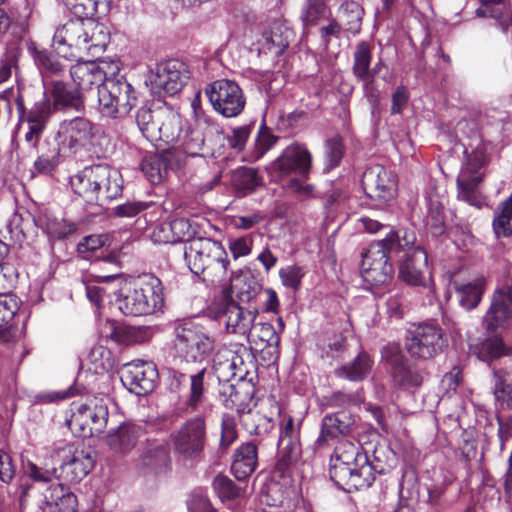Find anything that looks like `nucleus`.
Returning a JSON list of instances; mask_svg holds the SVG:
<instances>
[{
    "instance_id": "nucleus-1",
    "label": "nucleus",
    "mask_w": 512,
    "mask_h": 512,
    "mask_svg": "<svg viewBox=\"0 0 512 512\" xmlns=\"http://www.w3.org/2000/svg\"><path fill=\"white\" fill-rule=\"evenodd\" d=\"M375 472L376 468L359 446L350 441H342L335 447L330 459L329 474L339 489L351 493L368 488L375 480Z\"/></svg>"
},
{
    "instance_id": "nucleus-2",
    "label": "nucleus",
    "mask_w": 512,
    "mask_h": 512,
    "mask_svg": "<svg viewBox=\"0 0 512 512\" xmlns=\"http://www.w3.org/2000/svg\"><path fill=\"white\" fill-rule=\"evenodd\" d=\"M109 41L106 26L93 18L76 17L58 27L52 42L57 53L65 58L74 56L69 49L97 53L103 51Z\"/></svg>"
},
{
    "instance_id": "nucleus-3",
    "label": "nucleus",
    "mask_w": 512,
    "mask_h": 512,
    "mask_svg": "<svg viewBox=\"0 0 512 512\" xmlns=\"http://www.w3.org/2000/svg\"><path fill=\"white\" fill-rule=\"evenodd\" d=\"M416 241L413 231H404L400 237L395 231L389 230L385 238L372 242L362 252L360 273L365 282L371 285H384L393 276V265L389 255L397 252V247L409 246Z\"/></svg>"
},
{
    "instance_id": "nucleus-4",
    "label": "nucleus",
    "mask_w": 512,
    "mask_h": 512,
    "mask_svg": "<svg viewBox=\"0 0 512 512\" xmlns=\"http://www.w3.org/2000/svg\"><path fill=\"white\" fill-rule=\"evenodd\" d=\"M183 257L195 276L205 282H222L228 274V255L223 245L208 238H195L182 246Z\"/></svg>"
},
{
    "instance_id": "nucleus-5",
    "label": "nucleus",
    "mask_w": 512,
    "mask_h": 512,
    "mask_svg": "<svg viewBox=\"0 0 512 512\" xmlns=\"http://www.w3.org/2000/svg\"><path fill=\"white\" fill-rule=\"evenodd\" d=\"M312 156L308 149L299 143L287 146L267 167L268 173L276 181L287 179L286 188L300 197L313 195L314 187L304 182L311 170Z\"/></svg>"
},
{
    "instance_id": "nucleus-6",
    "label": "nucleus",
    "mask_w": 512,
    "mask_h": 512,
    "mask_svg": "<svg viewBox=\"0 0 512 512\" xmlns=\"http://www.w3.org/2000/svg\"><path fill=\"white\" fill-rule=\"evenodd\" d=\"M486 134L482 133L468 143L471 153L465 149L466 161L457 177L458 198L477 208H481L484 203L478 185L483 179L485 167L494 149L493 141L484 138Z\"/></svg>"
},
{
    "instance_id": "nucleus-7",
    "label": "nucleus",
    "mask_w": 512,
    "mask_h": 512,
    "mask_svg": "<svg viewBox=\"0 0 512 512\" xmlns=\"http://www.w3.org/2000/svg\"><path fill=\"white\" fill-rule=\"evenodd\" d=\"M114 294V307L126 316L152 314L162 306L164 300L162 283L152 275L144 276L133 285L125 284Z\"/></svg>"
},
{
    "instance_id": "nucleus-8",
    "label": "nucleus",
    "mask_w": 512,
    "mask_h": 512,
    "mask_svg": "<svg viewBox=\"0 0 512 512\" xmlns=\"http://www.w3.org/2000/svg\"><path fill=\"white\" fill-rule=\"evenodd\" d=\"M174 356L187 363H201L214 351L215 340L201 325L183 320L174 326Z\"/></svg>"
},
{
    "instance_id": "nucleus-9",
    "label": "nucleus",
    "mask_w": 512,
    "mask_h": 512,
    "mask_svg": "<svg viewBox=\"0 0 512 512\" xmlns=\"http://www.w3.org/2000/svg\"><path fill=\"white\" fill-rule=\"evenodd\" d=\"M138 102L137 92L124 76L116 75L99 87L100 113L108 118L125 117Z\"/></svg>"
},
{
    "instance_id": "nucleus-10",
    "label": "nucleus",
    "mask_w": 512,
    "mask_h": 512,
    "mask_svg": "<svg viewBox=\"0 0 512 512\" xmlns=\"http://www.w3.org/2000/svg\"><path fill=\"white\" fill-rule=\"evenodd\" d=\"M107 400L104 397H93L84 404L75 405L68 420L70 430L82 438L102 433L108 422Z\"/></svg>"
},
{
    "instance_id": "nucleus-11",
    "label": "nucleus",
    "mask_w": 512,
    "mask_h": 512,
    "mask_svg": "<svg viewBox=\"0 0 512 512\" xmlns=\"http://www.w3.org/2000/svg\"><path fill=\"white\" fill-rule=\"evenodd\" d=\"M50 457L53 464L58 465V480L67 484L79 483L94 467L90 452L75 449L70 444L56 446Z\"/></svg>"
},
{
    "instance_id": "nucleus-12",
    "label": "nucleus",
    "mask_w": 512,
    "mask_h": 512,
    "mask_svg": "<svg viewBox=\"0 0 512 512\" xmlns=\"http://www.w3.org/2000/svg\"><path fill=\"white\" fill-rule=\"evenodd\" d=\"M215 315L225 325L228 333L247 337L254 327L257 309L241 307L231 296L229 290H224L215 304Z\"/></svg>"
},
{
    "instance_id": "nucleus-13",
    "label": "nucleus",
    "mask_w": 512,
    "mask_h": 512,
    "mask_svg": "<svg viewBox=\"0 0 512 512\" xmlns=\"http://www.w3.org/2000/svg\"><path fill=\"white\" fill-rule=\"evenodd\" d=\"M205 92L213 109L225 118L238 116L245 107V96L235 81L216 80L206 87Z\"/></svg>"
},
{
    "instance_id": "nucleus-14",
    "label": "nucleus",
    "mask_w": 512,
    "mask_h": 512,
    "mask_svg": "<svg viewBox=\"0 0 512 512\" xmlns=\"http://www.w3.org/2000/svg\"><path fill=\"white\" fill-rule=\"evenodd\" d=\"M174 451L186 460L200 457L206 443V423L202 416L187 420L173 435Z\"/></svg>"
},
{
    "instance_id": "nucleus-15",
    "label": "nucleus",
    "mask_w": 512,
    "mask_h": 512,
    "mask_svg": "<svg viewBox=\"0 0 512 512\" xmlns=\"http://www.w3.org/2000/svg\"><path fill=\"white\" fill-rule=\"evenodd\" d=\"M187 65L170 59L159 63L150 76L151 91L158 97L178 93L189 79Z\"/></svg>"
},
{
    "instance_id": "nucleus-16",
    "label": "nucleus",
    "mask_w": 512,
    "mask_h": 512,
    "mask_svg": "<svg viewBox=\"0 0 512 512\" xmlns=\"http://www.w3.org/2000/svg\"><path fill=\"white\" fill-rule=\"evenodd\" d=\"M444 343L441 328L423 323L408 330L405 348L411 357L430 359L442 351Z\"/></svg>"
},
{
    "instance_id": "nucleus-17",
    "label": "nucleus",
    "mask_w": 512,
    "mask_h": 512,
    "mask_svg": "<svg viewBox=\"0 0 512 512\" xmlns=\"http://www.w3.org/2000/svg\"><path fill=\"white\" fill-rule=\"evenodd\" d=\"M120 379L124 387L131 393L143 396L154 391L159 375L153 362L134 360L124 365Z\"/></svg>"
},
{
    "instance_id": "nucleus-18",
    "label": "nucleus",
    "mask_w": 512,
    "mask_h": 512,
    "mask_svg": "<svg viewBox=\"0 0 512 512\" xmlns=\"http://www.w3.org/2000/svg\"><path fill=\"white\" fill-rule=\"evenodd\" d=\"M512 321V286L505 283L492 294L491 303L483 317L488 332L506 329Z\"/></svg>"
},
{
    "instance_id": "nucleus-19",
    "label": "nucleus",
    "mask_w": 512,
    "mask_h": 512,
    "mask_svg": "<svg viewBox=\"0 0 512 512\" xmlns=\"http://www.w3.org/2000/svg\"><path fill=\"white\" fill-rule=\"evenodd\" d=\"M94 136V125L85 117L63 120L56 134L58 145L77 151L86 146Z\"/></svg>"
},
{
    "instance_id": "nucleus-20",
    "label": "nucleus",
    "mask_w": 512,
    "mask_h": 512,
    "mask_svg": "<svg viewBox=\"0 0 512 512\" xmlns=\"http://www.w3.org/2000/svg\"><path fill=\"white\" fill-rule=\"evenodd\" d=\"M404 251V260L399 267V277L409 285L426 286L425 272L428 268L426 251L415 246V242L409 246L397 247V252Z\"/></svg>"
},
{
    "instance_id": "nucleus-21",
    "label": "nucleus",
    "mask_w": 512,
    "mask_h": 512,
    "mask_svg": "<svg viewBox=\"0 0 512 512\" xmlns=\"http://www.w3.org/2000/svg\"><path fill=\"white\" fill-rule=\"evenodd\" d=\"M361 183L367 196L384 201L391 199L396 189L393 174L381 165L367 168L363 172Z\"/></svg>"
},
{
    "instance_id": "nucleus-22",
    "label": "nucleus",
    "mask_w": 512,
    "mask_h": 512,
    "mask_svg": "<svg viewBox=\"0 0 512 512\" xmlns=\"http://www.w3.org/2000/svg\"><path fill=\"white\" fill-rule=\"evenodd\" d=\"M107 65L104 61H83L71 66L69 72L73 83L82 93L93 86L97 87L98 92L99 87L109 78L106 72Z\"/></svg>"
},
{
    "instance_id": "nucleus-23",
    "label": "nucleus",
    "mask_w": 512,
    "mask_h": 512,
    "mask_svg": "<svg viewBox=\"0 0 512 512\" xmlns=\"http://www.w3.org/2000/svg\"><path fill=\"white\" fill-rule=\"evenodd\" d=\"M391 365L393 383L404 390L419 388L425 378V373L400 354L385 356Z\"/></svg>"
},
{
    "instance_id": "nucleus-24",
    "label": "nucleus",
    "mask_w": 512,
    "mask_h": 512,
    "mask_svg": "<svg viewBox=\"0 0 512 512\" xmlns=\"http://www.w3.org/2000/svg\"><path fill=\"white\" fill-rule=\"evenodd\" d=\"M294 39V32L284 20H275L259 40L260 51L274 56L281 55Z\"/></svg>"
},
{
    "instance_id": "nucleus-25",
    "label": "nucleus",
    "mask_w": 512,
    "mask_h": 512,
    "mask_svg": "<svg viewBox=\"0 0 512 512\" xmlns=\"http://www.w3.org/2000/svg\"><path fill=\"white\" fill-rule=\"evenodd\" d=\"M213 369L219 382L232 380L242 381L247 374V368L240 355L225 349L217 353L213 360Z\"/></svg>"
},
{
    "instance_id": "nucleus-26",
    "label": "nucleus",
    "mask_w": 512,
    "mask_h": 512,
    "mask_svg": "<svg viewBox=\"0 0 512 512\" xmlns=\"http://www.w3.org/2000/svg\"><path fill=\"white\" fill-rule=\"evenodd\" d=\"M141 435L140 426L124 423L108 433L106 444L114 453L126 455L136 446Z\"/></svg>"
},
{
    "instance_id": "nucleus-27",
    "label": "nucleus",
    "mask_w": 512,
    "mask_h": 512,
    "mask_svg": "<svg viewBox=\"0 0 512 512\" xmlns=\"http://www.w3.org/2000/svg\"><path fill=\"white\" fill-rule=\"evenodd\" d=\"M354 422L355 420L352 414L345 410L326 415L322 419L321 432L317 443L322 445L339 436L347 435Z\"/></svg>"
},
{
    "instance_id": "nucleus-28",
    "label": "nucleus",
    "mask_w": 512,
    "mask_h": 512,
    "mask_svg": "<svg viewBox=\"0 0 512 512\" xmlns=\"http://www.w3.org/2000/svg\"><path fill=\"white\" fill-rule=\"evenodd\" d=\"M95 173L101 176L97 180L99 202L116 199L122 194L123 179L120 172L108 165H95Z\"/></svg>"
},
{
    "instance_id": "nucleus-29",
    "label": "nucleus",
    "mask_w": 512,
    "mask_h": 512,
    "mask_svg": "<svg viewBox=\"0 0 512 512\" xmlns=\"http://www.w3.org/2000/svg\"><path fill=\"white\" fill-rule=\"evenodd\" d=\"M43 512H77V498L63 484L51 485L44 493Z\"/></svg>"
},
{
    "instance_id": "nucleus-30",
    "label": "nucleus",
    "mask_w": 512,
    "mask_h": 512,
    "mask_svg": "<svg viewBox=\"0 0 512 512\" xmlns=\"http://www.w3.org/2000/svg\"><path fill=\"white\" fill-rule=\"evenodd\" d=\"M159 124L156 128V140H161L172 147L179 142L183 132L181 117L175 111L168 108H160L158 113Z\"/></svg>"
},
{
    "instance_id": "nucleus-31",
    "label": "nucleus",
    "mask_w": 512,
    "mask_h": 512,
    "mask_svg": "<svg viewBox=\"0 0 512 512\" xmlns=\"http://www.w3.org/2000/svg\"><path fill=\"white\" fill-rule=\"evenodd\" d=\"M51 85L53 105L56 109L81 111L84 108L83 93L77 86L72 87L58 80L51 81Z\"/></svg>"
},
{
    "instance_id": "nucleus-32",
    "label": "nucleus",
    "mask_w": 512,
    "mask_h": 512,
    "mask_svg": "<svg viewBox=\"0 0 512 512\" xmlns=\"http://www.w3.org/2000/svg\"><path fill=\"white\" fill-rule=\"evenodd\" d=\"M101 176L95 173V165L85 167L70 179L71 187L75 194L83 198L87 203H98L99 192L97 180Z\"/></svg>"
},
{
    "instance_id": "nucleus-33",
    "label": "nucleus",
    "mask_w": 512,
    "mask_h": 512,
    "mask_svg": "<svg viewBox=\"0 0 512 512\" xmlns=\"http://www.w3.org/2000/svg\"><path fill=\"white\" fill-rule=\"evenodd\" d=\"M458 302L465 310L476 308L481 302L486 288V278L479 276L468 282L453 283Z\"/></svg>"
},
{
    "instance_id": "nucleus-34",
    "label": "nucleus",
    "mask_w": 512,
    "mask_h": 512,
    "mask_svg": "<svg viewBox=\"0 0 512 512\" xmlns=\"http://www.w3.org/2000/svg\"><path fill=\"white\" fill-rule=\"evenodd\" d=\"M172 149L187 157H207L211 150L205 145L204 134L201 130L189 128L180 135L179 142Z\"/></svg>"
},
{
    "instance_id": "nucleus-35",
    "label": "nucleus",
    "mask_w": 512,
    "mask_h": 512,
    "mask_svg": "<svg viewBox=\"0 0 512 512\" xmlns=\"http://www.w3.org/2000/svg\"><path fill=\"white\" fill-rule=\"evenodd\" d=\"M257 447L248 442L242 444L234 453L231 470L238 480H244L250 476L257 466Z\"/></svg>"
},
{
    "instance_id": "nucleus-36",
    "label": "nucleus",
    "mask_w": 512,
    "mask_h": 512,
    "mask_svg": "<svg viewBox=\"0 0 512 512\" xmlns=\"http://www.w3.org/2000/svg\"><path fill=\"white\" fill-rule=\"evenodd\" d=\"M372 366L371 357L367 353H359L351 362L335 369L334 374L340 379L359 382L369 375Z\"/></svg>"
},
{
    "instance_id": "nucleus-37",
    "label": "nucleus",
    "mask_w": 512,
    "mask_h": 512,
    "mask_svg": "<svg viewBox=\"0 0 512 512\" xmlns=\"http://www.w3.org/2000/svg\"><path fill=\"white\" fill-rule=\"evenodd\" d=\"M19 309L16 295L0 294V342H10L15 336V330L10 324Z\"/></svg>"
},
{
    "instance_id": "nucleus-38",
    "label": "nucleus",
    "mask_w": 512,
    "mask_h": 512,
    "mask_svg": "<svg viewBox=\"0 0 512 512\" xmlns=\"http://www.w3.org/2000/svg\"><path fill=\"white\" fill-rule=\"evenodd\" d=\"M28 50L33 55L35 64L42 74L43 83L45 86L50 84V76L62 75L64 73L65 67L60 63L59 60L49 54L46 50H37L33 42L29 43Z\"/></svg>"
},
{
    "instance_id": "nucleus-39",
    "label": "nucleus",
    "mask_w": 512,
    "mask_h": 512,
    "mask_svg": "<svg viewBox=\"0 0 512 512\" xmlns=\"http://www.w3.org/2000/svg\"><path fill=\"white\" fill-rule=\"evenodd\" d=\"M170 461L169 452L165 445L148 443L140 455L138 465L142 468L159 471L167 467Z\"/></svg>"
},
{
    "instance_id": "nucleus-40",
    "label": "nucleus",
    "mask_w": 512,
    "mask_h": 512,
    "mask_svg": "<svg viewBox=\"0 0 512 512\" xmlns=\"http://www.w3.org/2000/svg\"><path fill=\"white\" fill-rule=\"evenodd\" d=\"M475 353L480 360L489 362L503 356H511L512 345L504 344L500 336L494 335L481 341L475 347Z\"/></svg>"
},
{
    "instance_id": "nucleus-41",
    "label": "nucleus",
    "mask_w": 512,
    "mask_h": 512,
    "mask_svg": "<svg viewBox=\"0 0 512 512\" xmlns=\"http://www.w3.org/2000/svg\"><path fill=\"white\" fill-rule=\"evenodd\" d=\"M16 105L20 124H24V122H33L47 126L52 113L51 103L48 99L36 102L28 111L25 110V106L21 98L17 99Z\"/></svg>"
},
{
    "instance_id": "nucleus-42",
    "label": "nucleus",
    "mask_w": 512,
    "mask_h": 512,
    "mask_svg": "<svg viewBox=\"0 0 512 512\" xmlns=\"http://www.w3.org/2000/svg\"><path fill=\"white\" fill-rule=\"evenodd\" d=\"M37 225L52 238H65L77 230L73 222L44 213L36 220Z\"/></svg>"
},
{
    "instance_id": "nucleus-43",
    "label": "nucleus",
    "mask_w": 512,
    "mask_h": 512,
    "mask_svg": "<svg viewBox=\"0 0 512 512\" xmlns=\"http://www.w3.org/2000/svg\"><path fill=\"white\" fill-rule=\"evenodd\" d=\"M235 188L242 195L254 192L258 187L263 185L262 177L254 168L240 167L236 169L232 176Z\"/></svg>"
},
{
    "instance_id": "nucleus-44",
    "label": "nucleus",
    "mask_w": 512,
    "mask_h": 512,
    "mask_svg": "<svg viewBox=\"0 0 512 512\" xmlns=\"http://www.w3.org/2000/svg\"><path fill=\"white\" fill-rule=\"evenodd\" d=\"M372 50L368 43L360 42L356 45L353 54V75L359 80H366L371 76Z\"/></svg>"
},
{
    "instance_id": "nucleus-45",
    "label": "nucleus",
    "mask_w": 512,
    "mask_h": 512,
    "mask_svg": "<svg viewBox=\"0 0 512 512\" xmlns=\"http://www.w3.org/2000/svg\"><path fill=\"white\" fill-rule=\"evenodd\" d=\"M21 48L17 43L7 44L5 51L0 55V85L6 83L17 74Z\"/></svg>"
},
{
    "instance_id": "nucleus-46",
    "label": "nucleus",
    "mask_w": 512,
    "mask_h": 512,
    "mask_svg": "<svg viewBox=\"0 0 512 512\" xmlns=\"http://www.w3.org/2000/svg\"><path fill=\"white\" fill-rule=\"evenodd\" d=\"M160 108L152 110L143 106L137 110L136 123L142 135L149 141H155L157 126L159 124L158 113Z\"/></svg>"
},
{
    "instance_id": "nucleus-47",
    "label": "nucleus",
    "mask_w": 512,
    "mask_h": 512,
    "mask_svg": "<svg viewBox=\"0 0 512 512\" xmlns=\"http://www.w3.org/2000/svg\"><path fill=\"white\" fill-rule=\"evenodd\" d=\"M241 423L249 434L264 435L273 428L271 418L257 412L248 411L241 415Z\"/></svg>"
},
{
    "instance_id": "nucleus-48",
    "label": "nucleus",
    "mask_w": 512,
    "mask_h": 512,
    "mask_svg": "<svg viewBox=\"0 0 512 512\" xmlns=\"http://www.w3.org/2000/svg\"><path fill=\"white\" fill-rule=\"evenodd\" d=\"M494 396L512 409V374L503 370H494Z\"/></svg>"
},
{
    "instance_id": "nucleus-49",
    "label": "nucleus",
    "mask_w": 512,
    "mask_h": 512,
    "mask_svg": "<svg viewBox=\"0 0 512 512\" xmlns=\"http://www.w3.org/2000/svg\"><path fill=\"white\" fill-rule=\"evenodd\" d=\"M116 276H97L95 280L85 278L83 284L85 286L86 296L91 303L100 307L105 297L110 293L108 288L101 286V283H107L115 280Z\"/></svg>"
},
{
    "instance_id": "nucleus-50",
    "label": "nucleus",
    "mask_w": 512,
    "mask_h": 512,
    "mask_svg": "<svg viewBox=\"0 0 512 512\" xmlns=\"http://www.w3.org/2000/svg\"><path fill=\"white\" fill-rule=\"evenodd\" d=\"M249 341L258 339L267 347H277L280 342L279 332L268 322H254L250 335L246 337Z\"/></svg>"
},
{
    "instance_id": "nucleus-51",
    "label": "nucleus",
    "mask_w": 512,
    "mask_h": 512,
    "mask_svg": "<svg viewBox=\"0 0 512 512\" xmlns=\"http://www.w3.org/2000/svg\"><path fill=\"white\" fill-rule=\"evenodd\" d=\"M363 14V8L359 3L348 1L341 5L339 17L348 30L357 32L360 29Z\"/></svg>"
},
{
    "instance_id": "nucleus-52",
    "label": "nucleus",
    "mask_w": 512,
    "mask_h": 512,
    "mask_svg": "<svg viewBox=\"0 0 512 512\" xmlns=\"http://www.w3.org/2000/svg\"><path fill=\"white\" fill-rule=\"evenodd\" d=\"M424 223L433 236H440L444 233L443 207L438 201L430 200Z\"/></svg>"
},
{
    "instance_id": "nucleus-53",
    "label": "nucleus",
    "mask_w": 512,
    "mask_h": 512,
    "mask_svg": "<svg viewBox=\"0 0 512 512\" xmlns=\"http://www.w3.org/2000/svg\"><path fill=\"white\" fill-rule=\"evenodd\" d=\"M206 374V369L203 368L199 370L197 373L190 376V392L186 402L187 409H190L192 412L196 411L198 406L204 400V377Z\"/></svg>"
},
{
    "instance_id": "nucleus-54",
    "label": "nucleus",
    "mask_w": 512,
    "mask_h": 512,
    "mask_svg": "<svg viewBox=\"0 0 512 512\" xmlns=\"http://www.w3.org/2000/svg\"><path fill=\"white\" fill-rule=\"evenodd\" d=\"M213 489L222 500H231L240 497L242 490L229 477L219 474L212 483Z\"/></svg>"
},
{
    "instance_id": "nucleus-55",
    "label": "nucleus",
    "mask_w": 512,
    "mask_h": 512,
    "mask_svg": "<svg viewBox=\"0 0 512 512\" xmlns=\"http://www.w3.org/2000/svg\"><path fill=\"white\" fill-rule=\"evenodd\" d=\"M108 242L109 237L106 234L89 235L79 242L77 251L84 259L89 260L94 253L105 247Z\"/></svg>"
},
{
    "instance_id": "nucleus-56",
    "label": "nucleus",
    "mask_w": 512,
    "mask_h": 512,
    "mask_svg": "<svg viewBox=\"0 0 512 512\" xmlns=\"http://www.w3.org/2000/svg\"><path fill=\"white\" fill-rule=\"evenodd\" d=\"M61 147L54 144L46 152H42L34 162V168L38 173H50L59 163Z\"/></svg>"
},
{
    "instance_id": "nucleus-57",
    "label": "nucleus",
    "mask_w": 512,
    "mask_h": 512,
    "mask_svg": "<svg viewBox=\"0 0 512 512\" xmlns=\"http://www.w3.org/2000/svg\"><path fill=\"white\" fill-rule=\"evenodd\" d=\"M285 500L284 493L279 483L272 482L261 489L260 502L271 508H279Z\"/></svg>"
},
{
    "instance_id": "nucleus-58",
    "label": "nucleus",
    "mask_w": 512,
    "mask_h": 512,
    "mask_svg": "<svg viewBox=\"0 0 512 512\" xmlns=\"http://www.w3.org/2000/svg\"><path fill=\"white\" fill-rule=\"evenodd\" d=\"M279 461L283 466L296 462L301 455L300 441H278Z\"/></svg>"
},
{
    "instance_id": "nucleus-59",
    "label": "nucleus",
    "mask_w": 512,
    "mask_h": 512,
    "mask_svg": "<svg viewBox=\"0 0 512 512\" xmlns=\"http://www.w3.org/2000/svg\"><path fill=\"white\" fill-rule=\"evenodd\" d=\"M27 28L28 26L25 20L13 23L8 14L0 8V35L5 34L11 29V34L15 38L13 43L18 44L27 32Z\"/></svg>"
},
{
    "instance_id": "nucleus-60",
    "label": "nucleus",
    "mask_w": 512,
    "mask_h": 512,
    "mask_svg": "<svg viewBox=\"0 0 512 512\" xmlns=\"http://www.w3.org/2000/svg\"><path fill=\"white\" fill-rule=\"evenodd\" d=\"M325 157L327 164L324 168L326 172L339 165L343 157V145L340 139L333 138L326 142Z\"/></svg>"
},
{
    "instance_id": "nucleus-61",
    "label": "nucleus",
    "mask_w": 512,
    "mask_h": 512,
    "mask_svg": "<svg viewBox=\"0 0 512 512\" xmlns=\"http://www.w3.org/2000/svg\"><path fill=\"white\" fill-rule=\"evenodd\" d=\"M162 160L158 157H150L143 160L141 169L146 175L148 180L153 183H159L164 177V171L162 170Z\"/></svg>"
},
{
    "instance_id": "nucleus-62",
    "label": "nucleus",
    "mask_w": 512,
    "mask_h": 512,
    "mask_svg": "<svg viewBox=\"0 0 512 512\" xmlns=\"http://www.w3.org/2000/svg\"><path fill=\"white\" fill-rule=\"evenodd\" d=\"M25 473L34 481L49 483L53 479L58 480V469L53 466L51 469H42L36 464L29 462L25 467Z\"/></svg>"
},
{
    "instance_id": "nucleus-63",
    "label": "nucleus",
    "mask_w": 512,
    "mask_h": 512,
    "mask_svg": "<svg viewBox=\"0 0 512 512\" xmlns=\"http://www.w3.org/2000/svg\"><path fill=\"white\" fill-rule=\"evenodd\" d=\"M279 276L285 287L297 290L301 284L304 272L298 266H288L279 271Z\"/></svg>"
},
{
    "instance_id": "nucleus-64",
    "label": "nucleus",
    "mask_w": 512,
    "mask_h": 512,
    "mask_svg": "<svg viewBox=\"0 0 512 512\" xmlns=\"http://www.w3.org/2000/svg\"><path fill=\"white\" fill-rule=\"evenodd\" d=\"M236 438L237 432L234 418L229 415H223L221 422V447H229Z\"/></svg>"
}]
</instances>
